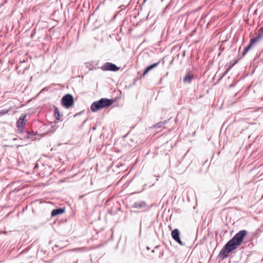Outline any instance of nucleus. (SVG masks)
I'll use <instances>...</instances> for the list:
<instances>
[{
	"mask_svg": "<svg viewBox=\"0 0 263 263\" xmlns=\"http://www.w3.org/2000/svg\"><path fill=\"white\" fill-rule=\"evenodd\" d=\"M167 122V120H165L163 122H159L157 123L156 124L154 125V128H160L162 126H163L164 125L166 124Z\"/></svg>",
	"mask_w": 263,
	"mask_h": 263,
	"instance_id": "ddd939ff",
	"label": "nucleus"
},
{
	"mask_svg": "<svg viewBox=\"0 0 263 263\" xmlns=\"http://www.w3.org/2000/svg\"><path fill=\"white\" fill-rule=\"evenodd\" d=\"M130 1L131 0H119L120 2L121 3L119 8L122 9H124L127 8L129 6Z\"/></svg>",
	"mask_w": 263,
	"mask_h": 263,
	"instance_id": "1a4fd4ad",
	"label": "nucleus"
},
{
	"mask_svg": "<svg viewBox=\"0 0 263 263\" xmlns=\"http://www.w3.org/2000/svg\"><path fill=\"white\" fill-rule=\"evenodd\" d=\"M193 78V74L190 73H188L185 75V76L183 79V81L185 83H190L191 82V80Z\"/></svg>",
	"mask_w": 263,
	"mask_h": 263,
	"instance_id": "9d476101",
	"label": "nucleus"
},
{
	"mask_svg": "<svg viewBox=\"0 0 263 263\" xmlns=\"http://www.w3.org/2000/svg\"><path fill=\"white\" fill-rule=\"evenodd\" d=\"M64 212V209L62 208H58L54 209L51 212V216L54 217L58 215L61 214Z\"/></svg>",
	"mask_w": 263,
	"mask_h": 263,
	"instance_id": "0eeeda50",
	"label": "nucleus"
},
{
	"mask_svg": "<svg viewBox=\"0 0 263 263\" xmlns=\"http://www.w3.org/2000/svg\"><path fill=\"white\" fill-rule=\"evenodd\" d=\"M54 115L58 120H60V114L59 112V111L57 108H55L54 110Z\"/></svg>",
	"mask_w": 263,
	"mask_h": 263,
	"instance_id": "dca6fc26",
	"label": "nucleus"
},
{
	"mask_svg": "<svg viewBox=\"0 0 263 263\" xmlns=\"http://www.w3.org/2000/svg\"><path fill=\"white\" fill-rule=\"evenodd\" d=\"M145 206V203L143 201H138L135 202L134 205L133 207L135 208L138 209H142Z\"/></svg>",
	"mask_w": 263,
	"mask_h": 263,
	"instance_id": "9b49d317",
	"label": "nucleus"
},
{
	"mask_svg": "<svg viewBox=\"0 0 263 263\" xmlns=\"http://www.w3.org/2000/svg\"><path fill=\"white\" fill-rule=\"evenodd\" d=\"M159 63L160 62H158L147 67L143 73V76H145L149 71L156 67L159 64Z\"/></svg>",
	"mask_w": 263,
	"mask_h": 263,
	"instance_id": "6e6552de",
	"label": "nucleus"
},
{
	"mask_svg": "<svg viewBox=\"0 0 263 263\" xmlns=\"http://www.w3.org/2000/svg\"><path fill=\"white\" fill-rule=\"evenodd\" d=\"M101 69L103 71H117L119 69V67H117L115 64L110 62L105 63L101 67Z\"/></svg>",
	"mask_w": 263,
	"mask_h": 263,
	"instance_id": "20e7f679",
	"label": "nucleus"
},
{
	"mask_svg": "<svg viewBox=\"0 0 263 263\" xmlns=\"http://www.w3.org/2000/svg\"><path fill=\"white\" fill-rule=\"evenodd\" d=\"M113 103V100L107 98H101L99 101L93 102L90 106L92 112H96L99 110L111 106Z\"/></svg>",
	"mask_w": 263,
	"mask_h": 263,
	"instance_id": "f03ea898",
	"label": "nucleus"
},
{
	"mask_svg": "<svg viewBox=\"0 0 263 263\" xmlns=\"http://www.w3.org/2000/svg\"><path fill=\"white\" fill-rule=\"evenodd\" d=\"M83 196V195H82V196H80L79 197V198H80H80H81Z\"/></svg>",
	"mask_w": 263,
	"mask_h": 263,
	"instance_id": "aec40b11",
	"label": "nucleus"
},
{
	"mask_svg": "<svg viewBox=\"0 0 263 263\" xmlns=\"http://www.w3.org/2000/svg\"><path fill=\"white\" fill-rule=\"evenodd\" d=\"M82 249H83V248H78V249H73V251H80Z\"/></svg>",
	"mask_w": 263,
	"mask_h": 263,
	"instance_id": "a211bd4d",
	"label": "nucleus"
},
{
	"mask_svg": "<svg viewBox=\"0 0 263 263\" xmlns=\"http://www.w3.org/2000/svg\"><path fill=\"white\" fill-rule=\"evenodd\" d=\"M259 31L261 32H263V26L259 29Z\"/></svg>",
	"mask_w": 263,
	"mask_h": 263,
	"instance_id": "6ab92c4d",
	"label": "nucleus"
},
{
	"mask_svg": "<svg viewBox=\"0 0 263 263\" xmlns=\"http://www.w3.org/2000/svg\"><path fill=\"white\" fill-rule=\"evenodd\" d=\"M258 41H259V38L258 37H256L255 38L251 39L249 43L252 46H253L254 44H255Z\"/></svg>",
	"mask_w": 263,
	"mask_h": 263,
	"instance_id": "2eb2a0df",
	"label": "nucleus"
},
{
	"mask_svg": "<svg viewBox=\"0 0 263 263\" xmlns=\"http://www.w3.org/2000/svg\"><path fill=\"white\" fill-rule=\"evenodd\" d=\"M26 115H22L20 118L16 122V125L17 129L19 131L22 132L23 126L26 124V120H25Z\"/></svg>",
	"mask_w": 263,
	"mask_h": 263,
	"instance_id": "39448f33",
	"label": "nucleus"
},
{
	"mask_svg": "<svg viewBox=\"0 0 263 263\" xmlns=\"http://www.w3.org/2000/svg\"><path fill=\"white\" fill-rule=\"evenodd\" d=\"M61 104L66 108H69L73 104V98L70 94L64 96L61 99Z\"/></svg>",
	"mask_w": 263,
	"mask_h": 263,
	"instance_id": "7ed1b4c3",
	"label": "nucleus"
},
{
	"mask_svg": "<svg viewBox=\"0 0 263 263\" xmlns=\"http://www.w3.org/2000/svg\"><path fill=\"white\" fill-rule=\"evenodd\" d=\"M9 111V109H2L0 110V116H3L7 114Z\"/></svg>",
	"mask_w": 263,
	"mask_h": 263,
	"instance_id": "f3484780",
	"label": "nucleus"
},
{
	"mask_svg": "<svg viewBox=\"0 0 263 263\" xmlns=\"http://www.w3.org/2000/svg\"><path fill=\"white\" fill-rule=\"evenodd\" d=\"M172 238L179 244L181 246L183 245L182 241L180 238V232L178 229H175L172 231L171 233Z\"/></svg>",
	"mask_w": 263,
	"mask_h": 263,
	"instance_id": "423d86ee",
	"label": "nucleus"
},
{
	"mask_svg": "<svg viewBox=\"0 0 263 263\" xmlns=\"http://www.w3.org/2000/svg\"><path fill=\"white\" fill-rule=\"evenodd\" d=\"M25 134L26 135L25 136V137L28 139H33V137L36 135V133L34 132H25Z\"/></svg>",
	"mask_w": 263,
	"mask_h": 263,
	"instance_id": "f8f14e48",
	"label": "nucleus"
},
{
	"mask_svg": "<svg viewBox=\"0 0 263 263\" xmlns=\"http://www.w3.org/2000/svg\"><path fill=\"white\" fill-rule=\"evenodd\" d=\"M247 233L248 232L245 230L239 231L224 245L220 251L219 256L223 258L227 257L228 253L237 249L241 245Z\"/></svg>",
	"mask_w": 263,
	"mask_h": 263,
	"instance_id": "f257e3e1",
	"label": "nucleus"
},
{
	"mask_svg": "<svg viewBox=\"0 0 263 263\" xmlns=\"http://www.w3.org/2000/svg\"><path fill=\"white\" fill-rule=\"evenodd\" d=\"M252 47V46L249 43V45L244 48L242 53L243 56H244L248 52V51L251 49Z\"/></svg>",
	"mask_w": 263,
	"mask_h": 263,
	"instance_id": "4468645a",
	"label": "nucleus"
}]
</instances>
